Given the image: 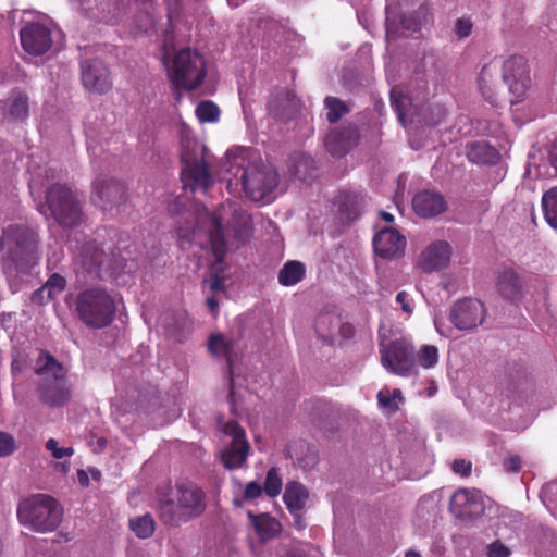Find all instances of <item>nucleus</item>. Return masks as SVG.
I'll use <instances>...</instances> for the list:
<instances>
[{
	"mask_svg": "<svg viewBox=\"0 0 557 557\" xmlns=\"http://www.w3.org/2000/svg\"><path fill=\"white\" fill-rule=\"evenodd\" d=\"M224 166L231 177L228 186L240 184L245 195L252 201L267 199L278 185V174L250 148L236 147L226 152Z\"/></svg>",
	"mask_w": 557,
	"mask_h": 557,
	"instance_id": "nucleus-1",
	"label": "nucleus"
},
{
	"mask_svg": "<svg viewBox=\"0 0 557 557\" xmlns=\"http://www.w3.org/2000/svg\"><path fill=\"white\" fill-rule=\"evenodd\" d=\"M227 220L228 227L232 228L233 236L236 240H243L249 233L251 227V218L247 211L239 208L235 202L227 201L211 215H208L210 223L209 239L212 246L214 261L211 263V278L205 283L209 285L212 293L216 294L225 289V262L224 257L227 251V244L223 231V221Z\"/></svg>",
	"mask_w": 557,
	"mask_h": 557,
	"instance_id": "nucleus-2",
	"label": "nucleus"
},
{
	"mask_svg": "<svg viewBox=\"0 0 557 557\" xmlns=\"http://www.w3.org/2000/svg\"><path fill=\"white\" fill-rule=\"evenodd\" d=\"M36 393L39 400L49 407H62L71 398L72 386L67 370L52 355L41 351L36 359Z\"/></svg>",
	"mask_w": 557,
	"mask_h": 557,
	"instance_id": "nucleus-3",
	"label": "nucleus"
},
{
	"mask_svg": "<svg viewBox=\"0 0 557 557\" xmlns=\"http://www.w3.org/2000/svg\"><path fill=\"white\" fill-rule=\"evenodd\" d=\"M75 269L90 277L117 278L121 273L132 271L125 258L111 251V245L99 248L96 243H87L74 258Z\"/></svg>",
	"mask_w": 557,
	"mask_h": 557,
	"instance_id": "nucleus-4",
	"label": "nucleus"
},
{
	"mask_svg": "<svg viewBox=\"0 0 557 557\" xmlns=\"http://www.w3.org/2000/svg\"><path fill=\"white\" fill-rule=\"evenodd\" d=\"M37 208L46 219L52 218L62 227H74L83 221L82 199L66 185H52L46 201Z\"/></svg>",
	"mask_w": 557,
	"mask_h": 557,
	"instance_id": "nucleus-5",
	"label": "nucleus"
},
{
	"mask_svg": "<svg viewBox=\"0 0 557 557\" xmlns=\"http://www.w3.org/2000/svg\"><path fill=\"white\" fill-rule=\"evenodd\" d=\"M63 510L49 495L37 494L22 500L17 507L21 524L35 532H51L62 520Z\"/></svg>",
	"mask_w": 557,
	"mask_h": 557,
	"instance_id": "nucleus-6",
	"label": "nucleus"
},
{
	"mask_svg": "<svg viewBox=\"0 0 557 557\" xmlns=\"http://www.w3.org/2000/svg\"><path fill=\"white\" fill-rule=\"evenodd\" d=\"M76 311L86 325L101 329L112 322L116 311L115 300L101 286L88 287L77 295Z\"/></svg>",
	"mask_w": 557,
	"mask_h": 557,
	"instance_id": "nucleus-7",
	"label": "nucleus"
},
{
	"mask_svg": "<svg viewBox=\"0 0 557 557\" xmlns=\"http://www.w3.org/2000/svg\"><path fill=\"white\" fill-rule=\"evenodd\" d=\"M159 509L165 523L186 522L203 511V492L190 483L178 484L173 497L162 502Z\"/></svg>",
	"mask_w": 557,
	"mask_h": 557,
	"instance_id": "nucleus-8",
	"label": "nucleus"
},
{
	"mask_svg": "<svg viewBox=\"0 0 557 557\" xmlns=\"http://www.w3.org/2000/svg\"><path fill=\"white\" fill-rule=\"evenodd\" d=\"M181 160L184 164L181 176L185 187L208 188L212 183V177L207 164V149L195 138L186 135L182 139Z\"/></svg>",
	"mask_w": 557,
	"mask_h": 557,
	"instance_id": "nucleus-9",
	"label": "nucleus"
},
{
	"mask_svg": "<svg viewBox=\"0 0 557 557\" xmlns=\"http://www.w3.org/2000/svg\"><path fill=\"white\" fill-rule=\"evenodd\" d=\"M206 73L203 57L190 48L178 50L168 65V75L175 88L196 89L203 82Z\"/></svg>",
	"mask_w": 557,
	"mask_h": 557,
	"instance_id": "nucleus-10",
	"label": "nucleus"
},
{
	"mask_svg": "<svg viewBox=\"0 0 557 557\" xmlns=\"http://www.w3.org/2000/svg\"><path fill=\"white\" fill-rule=\"evenodd\" d=\"M37 235L34 231L17 225H10L0 239V258L18 263L26 256L35 252Z\"/></svg>",
	"mask_w": 557,
	"mask_h": 557,
	"instance_id": "nucleus-11",
	"label": "nucleus"
},
{
	"mask_svg": "<svg viewBox=\"0 0 557 557\" xmlns=\"http://www.w3.org/2000/svg\"><path fill=\"white\" fill-rule=\"evenodd\" d=\"M381 360L386 370L400 376H410L417 371L413 347L405 338L395 339L388 346H382Z\"/></svg>",
	"mask_w": 557,
	"mask_h": 557,
	"instance_id": "nucleus-12",
	"label": "nucleus"
},
{
	"mask_svg": "<svg viewBox=\"0 0 557 557\" xmlns=\"http://www.w3.org/2000/svg\"><path fill=\"white\" fill-rule=\"evenodd\" d=\"M221 430L228 438L225 440L226 447L221 453L224 467L227 469L240 468L245 463L249 451L245 431L236 421L226 422Z\"/></svg>",
	"mask_w": 557,
	"mask_h": 557,
	"instance_id": "nucleus-13",
	"label": "nucleus"
},
{
	"mask_svg": "<svg viewBox=\"0 0 557 557\" xmlns=\"http://www.w3.org/2000/svg\"><path fill=\"white\" fill-rule=\"evenodd\" d=\"M503 81L515 99L511 102H519L527 94L531 79L527 61L523 57L513 55L503 64Z\"/></svg>",
	"mask_w": 557,
	"mask_h": 557,
	"instance_id": "nucleus-14",
	"label": "nucleus"
},
{
	"mask_svg": "<svg viewBox=\"0 0 557 557\" xmlns=\"http://www.w3.org/2000/svg\"><path fill=\"white\" fill-rule=\"evenodd\" d=\"M449 319L458 330H472L483 323L485 307L476 299H462L454 304Z\"/></svg>",
	"mask_w": 557,
	"mask_h": 557,
	"instance_id": "nucleus-15",
	"label": "nucleus"
},
{
	"mask_svg": "<svg viewBox=\"0 0 557 557\" xmlns=\"http://www.w3.org/2000/svg\"><path fill=\"white\" fill-rule=\"evenodd\" d=\"M485 509V498L475 488H461L455 492L450 498V510L460 519H474L481 516Z\"/></svg>",
	"mask_w": 557,
	"mask_h": 557,
	"instance_id": "nucleus-16",
	"label": "nucleus"
},
{
	"mask_svg": "<svg viewBox=\"0 0 557 557\" xmlns=\"http://www.w3.org/2000/svg\"><path fill=\"white\" fill-rule=\"evenodd\" d=\"M81 79L86 89L104 94L112 87L108 66L99 59L82 62Z\"/></svg>",
	"mask_w": 557,
	"mask_h": 557,
	"instance_id": "nucleus-17",
	"label": "nucleus"
},
{
	"mask_svg": "<svg viewBox=\"0 0 557 557\" xmlns=\"http://www.w3.org/2000/svg\"><path fill=\"white\" fill-rule=\"evenodd\" d=\"M20 39L23 49L34 55L46 53L52 45L50 28L41 23H32L20 32Z\"/></svg>",
	"mask_w": 557,
	"mask_h": 557,
	"instance_id": "nucleus-18",
	"label": "nucleus"
},
{
	"mask_svg": "<svg viewBox=\"0 0 557 557\" xmlns=\"http://www.w3.org/2000/svg\"><path fill=\"white\" fill-rule=\"evenodd\" d=\"M450 256V245L445 240H436L421 252L417 267L423 272L431 273L446 267Z\"/></svg>",
	"mask_w": 557,
	"mask_h": 557,
	"instance_id": "nucleus-19",
	"label": "nucleus"
},
{
	"mask_svg": "<svg viewBox=\"0 0 557 557\" xmlns=\"http://www.w3.org/2000/svg\"><path fill=\"white\" fill-rule=\"evenodd\" d=\"M405 247V237L392 227L383 228L373 238L375 253L384 259L401 256Z\"/></svg>",
	"mask_w": 557,
	"mask_h": 557,
	"instance_id": "nucleus-20",
	"label": "nucleus"
},
{
	"mask_svg": "<svg viewBox=\"0 0 557 557\" xmlns=\"http://www.w3.org/2000/svg\"><path fill=\"white\" fill-rule=\"evenodd\" d=\"M412 206L414 212L422 218H433L444 212L447 208L444 197L431 190L418 193L412 200Z\"/></svg>",
	"mask_w": 557,
	"mask_h": 557,
	"instance_id": "nucleus-21",
	"label": "nucleus"
},
{
	"mask_svg": "<svg viewBox=\"0 0 557 557\" xmlns=\"http://www.w3.org/2000/svg\"><path fill=\"white\" fill-rule=\"evenodd\" d=\"M358 134L356 128L334 129L324 140L327 151L334 156H342L357 145Z\"/></svg>",
	"mask_w": 557,
	"mask_h": 557,
	"instance_id": "nucleus-22",
	"label": "nucleus"
},
{
	"mask_svg": "<svg viewBox=\"0 0 557 557\" xmlns=\"http://www.w3.org/2000/svg\"><path fill=\"white\" fill-rule=\"evenodd\" d=\"M208 350L215 357L224 358L228 364L230 374L233 375V364L237 361L239 352L237 342L214 334L208 341Z\"/></svg>",
	"mask_w": 557,
	"mask_h": 557,
	"instance_id": "nucleus-23",
	"label": "nucleus"
},
{
	"mask_svg": "<svg viewBox=\"0 0 557 557\" xmlns=\"http://www.w3.org/2000/svg\"><path fill=\"white\" fill-rule=\"evenodd\" d=\"M122 195V186L119 182L108 178L98 177L92 185V199L96 205L106 209V206Z\"/></svg>",
	"mask_w": 557,
	"mask_h": 557,
	"instance_id": "nucleus-24",
	"label": "nucleus"
},
{
	"mask_svg": "<svg viewBox=\"0 0 557 557\" xmlns=\"http://www.w3.org/2000/svg\"><path fill=\"white\" fill-rule=\"evenodd\" d=\"M466 153L469 161L476 164H494L498 160L497 150L485 140L467 144Z\"/></svg>",
	"mask_w": 557,
	"mask_h": 557,
	"instance_id": "nucleus-25",
	"label": "nucleus"
},
{
	"mask_svg": "<svg viewBox=\"0 0 557 557\" xmlns=\"http://www.w3.org/2000/svg\"><path fill=\"white\" fill-rule=\"evenodd\" d=\"M82 12L90 18L104 23H114L121 15L119 0H106L97 2L96 12L92 8H82Z\"/></svg>",
	"mask_w": 557,
	"mask_h": 557,
	"instance_id": "nucleus-26",
	"label": "nucleus"
},
{
	"mask_svg": "<svg viewBox=\"0 0 557 557\" xmlns=\"http://www.w3.org/2000/svg\"><path fill=\"white\" fill-rule=\"evenodd\" d=\"M1 113L4 117L23 121L28 116V100L22 92H15L1 104Z\"/></svg>",
	"mask_w": 557,
	"mask_h": 557,
	"instance_id": "nucleus-27",
	"label": "nucleus"
},
{
	"mask_svg": "<svg viewBox=\"0 0 557 557\" xmlns=\"http://www.w3.org/2000/svg\"><path fill=\"white\" fill-rule=\"evenodd\" d=\"M309 494L307 488L298 482H288L285 487L283 499L290 513L300 512L307 500Z\"/></svg>",
	"mask_w": 557,
	"mask_h": 557,
	"instance_id": "nucleus-28",
	"label": "nucleus"
},
{
	"mask_svg": "<svg viewBox=\"0 0 557 557\" xmlns=\"http://www.w3.org/2000/svg\"><path fill=\"white\" fill-rule=\"evenodd\" d=\"M499 69V62L494 60L488 64L484 65L479 76V87L483 97L494 102V87L497 81V74Z\"/></svg>",
	"mask_w": 557,
	"mask_h": 557,
	"instance_id": "nucleus-29",
	"label": "nucleus"
},
{
	"mask_svg": "<svg viewBox=\"0 0 557 557\" xmlns=\"http://www.w3.org/2000/svg\"><path fill=\"white\" fill-rule=\"evenodd\" d=\"M499 293L508 299H515L521 290V281L512 269H505L498 276Z\"/></svg>",
	"mask_w": 557,
	"mask_h": 557,
	"instance_id": "nucleus-30",
	"label": "nucleus"
},
{
	"mask_svg": "<svg viewBox=\"0 0 557 557\" xmlns=\"http://www.w3.org/2000/svg\"><path fill=\"white\" fill-rule=\"evenodd\" d=\"M248 517L262 541L272 539L280 531V523L268 513L256 516L249 512Z\"/></svg>",
	"mask_w": 557,
	"mask_h": 557,
	"instance_id": "nucleus-31",
	"label": "nucleus"
},
{
	"mask_svg": "<svg viewBox=\"0 0 557 557\" xmlns=\"http://www.w3.org/2000/svg\"><path fill=\"white\" fill-rule=\"evenodd\" d=\"M211 214L212 213H208V212L201 214L198 219L197 227L193 228L190 234L187 228L180 227L177 230V236L181 242V246H184L185 242L190 243V244L198 243V245H201V242L199 239H200L202 232H203L205 236L207 237L209 245H211L210 239H209V233H208V231L210 228V223L207 218L208 215H211ZM210 247L212 248V246H210Z\"/></svg>",
	"mask_w": 557,
	"mask_h": 557,
	"instance_id": "nucleus-32",
	"label": "nucleus"
},
{
	"mask_svg": "<svg viewBox=\"0 0 557 557\" xmlns=\"http://www.w3.org/2000/svg\"><path fill=\"white\" fill-rule=\"evenodd\" d=\"M306 274V267L300 261H288L278 273V282L283 286H294L299 283Z\"/></svg>",
	"mask_w": 557,
	"mask_h": 557,
	"instance_id": "nucleus-33",
	"label": "nucleus"
},
{
	"mask_svg": "<svg viewBox=\"0 0 557 557\" xmlns=\"http://www.w3.org/2000/svg\"><path fill=\"white\" fill-rule=\"evenodd\" d=\"M339 317L334 313H321L315 320V330L324 341L332 342L335 338L337 327H339Z\"/></svg>",
	"mask_w": 557,
	"mask_h": 557,
	"instance_id": "nucleus-34",
	"label": "nucleus"
},
{
	"mask_svg": "<svg viewBox=\"0 0 557 557\" xmlns=\"http://www.w3.org/2000/svg\"><path fill=\"white\" fill-rule=\"evenodd\" d=\"M66 286V280L60 274H52L47 283L36 292L35 297L45 298V295L48 299L53 300L58 295H60Z\"/></svg>",
	"mask_w": 557,
	"mask_h": 557,
	"instance_id": "nucleus-35",
	"label": "nucleus"
},
{
	"mask_svg": "<svg viewBox=\"0 0 557 557\" xmlns=\"http://www.w3.org/2000/svg\"><path fill=\"white\" fill-rule=\"evenodd\" d=\"M542 207L546 222L557 230V187L550 188L542 197Z\"/></svg>",
	"mask_w": 557,
	"mask_h": 557,
	"instance_id": "nucleus-36",
	"label": "nucleus"
},
{
	"mask_svg": "<svg viewBox=\"0 0 557 557\" xmlns=\"http://www.w3.org/2000/svg\"><path fill=\"white\" fill-rule=\"evenodd\" d=\"M391 102L397 113L399 122L405 126L411 111V99L394 88L391 91Z\"/></svg>",
	"mask_w": 557,
	"mask_h": 557,
	"instance_id": "nucleus-37",
	"label": "nucleus"
},
{
	"mask_svg": "<svg viewBox=\"0 0 557 557\" xmlns=\"http://www.w3.org/2000/svg\"><path fill=\"white\" fill-rule=\"evenodd\" d=\"M132 531L140 539H148L154 532V521L149 515H145L129 521Z\"/></svg>",
	"mask_w": 557,
	"mask_h": 557,
	"instance_id": "nucleus-38",
	"label": "nucleus"
},
{
	"mask_svg": "<svg viewBox=\"0 0 557 557\" xmlns=\"http://www.w3.org/2000/svg\"><path fill=\"white\" fill-rule=\"evenodd\" d=\"M196 115L202 123H214L219 120L220 109L214 102L203 100L197 106Z\"/></svg>",
	"mask_w": 557,
	"mask_h": 557,
	"instance_id": "nucleus-39",
	"label": "nucleus"
},
{
	"mask_svg": "<svg viewBox=\"0 0 557 557\" xmlns=\"http://www.w3.org/2000/svg\"><path fill=\"white\" fill-rule=\"evenodd\" d=\"M324 106L326 109V119L331 123L337 122L343 115L348 113L347 106L335 97H326Z\"/></svg>",
	"mask_w": 557,
	"mask_h": 557,
	"instance_id": "nucleus-40",
	"label": "nucleus"
},
{
	"mask_svg": "<svg viewBox=\"0 0 557 557\" xmlns=\"http://www.w3.org/2000/svg\"><path fill=\"white\" fill-rule=\"evenodd\" d=\"M438 362V350L434 345H423L417 356L416 363L425 369L433 368Z\"/></svg>",
	"mask_w": 557,
	"mask_h": 557,
	"instance_id": "nucleus-41",
	"label": "nucleus"
},
{
	"mask_svg": "<svg viewBox=\"0 0 557 557\" xmlns=\"http://www.w3.org/2000/svg\"><path fill=\"white\" fill-rule=\"evenodd\" d=\"M282 491V479L280 478L277 470L275 468H271L265 478L264 482V492L270 497L277 496Z\"/></svg>",
	"mask_w": 557,
	"mask_h": 557,
	"instance_id": "nucleus-42",
	"label": "nucleus"
},
{
	"mask_svg": "<svg viewBox=\"0 0 557 557\" xmlns=\"http://www.w3.org/2000/svg\"><path fill=\"white\" fill-rule=\"evenodd\" d=\"M153 0H136V2L141 5L149 7L151 5ZM156 24L154 16L151 12L146 8V12L139 16L138 32L147 33L150 28H152Z\"/></svg>",
	"mask_w": 557,
	"mask_h": 557,
	"instance_id": "nucleus-43",
	"label": "nucleus"
},
{
	"mask_svg": "<svg viewBox=\"0 0 557 557\" xmlns=\"http://www.w3.org/2000/svg\"><path fill=\"white\" fill-rule=\"evenodd\" d=\"M46 449L49 450L55 459L71 457L74 454L73 447H60L58 441L54 438H49L46 442Z\"/></svg>",
	"mask_w": 557,
	"mask_h": 557,
	"instance_id": "nucleus-44",
	"label": "nucleus"
},
{
	"mask_svg": "<svg viewBox=\"0 0 557 557\" xmlns=\"http://www.w3.org/2000/svg\"><path fill=\"white\" fill-rule=\"evenodd\" d=\"M377 401L380 407L388 412H395L398 409V400L392 398L388 388H383L377 393Z\"/></svg>",
	"mask_w": 557,
	"mask_h": 557,
	"instance_id": "nucleus-45",
	"label": "nucleus"
},
{
	"mask_svg": "<svg viewBox=\"0 0 557 557\" xmlns=\"http://www.w3.org/2000/svg\"><path fill=\"white\" fill-rule=\"evenodd\" d=\"M430 113L424 117L428 125H437L446 117L447 111L442 104H434L429 108Z\"/></svg>",
	"mask_w": 557,
	"mask_h": 557,
	"instance_id": "nucleus-46",
	"label": "nucleus"
},
{
	"mask_svg": "<svg viewBox=\"0 0 557 557\" xmlns=\"http://www.w3.org/2000/svg\"><path fill=\"white\" fill-rule=\"evenodd\" d=\"M16 450L14 437L5 432H0V457H5Z\"/></svg>",
	"mask_w": 557,
	"mask_h": 557,
	"instance_id": "nucleus-47",
	"label": "nucleus"
},
{
	"mask_svg": "<svg viewBox=\"0 0 557 557\" xmlns=\"http://www.w3.org/2000/svg\"><path fill=\"white\" fill-rule=\"evenodd\" d=\"M472 27L473 24L469 18H458L455 24V34L459 39H465L471 35Z\"/></svg>",
	"mask_w": 557,
	"mask_h": 557,
	"instance_id": "nucleus-48",
	"label": "nucleus"
},
{
	"mask_svg": "<svg viewBox=\"0 0 557 557\" xmlns=\"http://www.w3.org/2000/svg\"><path fill=\"white\" fill-rule=\"evenodd\" d=\"M488 557H509L510 550L500 542H494L488 546Z\"/></svg>",
	"mask_w": 557,
	"mask_h": 557,
	"instance_id": "nucleus-49",
	"label": "nucleus"
},
{
	"mask_svg": "<svg viewBox=\"0 0 557 557\" xmlns=\"http://www.w3.org/2000/svg\"><path fill=\"white\" fill-rule=\"evenodd\" d=\"M451 469L456 474L468 476L471 472L472 465L470 461L465 459H457L453 462Z\"/></svg>",
	"mask_w": 557,
	"mask_h": 557,
	"instance_id": "nucleus-50",
	"label": "nucleus"
},
{
	"mask_svg": "<svg viewBox=\"0 0 557 557\" xmlns=\"http://www.w3.org/2000/svg\"><path fill=\"white\" fill-rule=\"evenodd\" d=\"M262 494V487L259 483L251 481L249 482L244 491V498L246 500H252Z\"/></svg>",
	"mask_w": 557,
	"mask_h": 557,
	"instance_id": "nucleus-51",
	"label": "nucleus"
},
{
	"mask_svg": "<svg viewBox=\"0 0 557 557\" xmlns=\"http://www.w3.org/2000/svg\"><path fill=\"white\" fill-rule=\"evenodd\" d=\"M396 301L400 305L401 310L410 315L413 311L412 300L406 292H399L396 296Z\"/></svg>",
	"mask_w": 557,
	"mask_h": 557,
	"instance_id": "nucleus-52",
	"label": "nucleus"
},
{
	"mask_svg": "<svg viewBox=\"0 0 557 557\" xmlns=\"http://www.w3.org/2000/svg\"><path fill=\"white\" fill-rule=\"evenodd\" d=\"M401 26L404 29L406 30H410V32H417L420 27V21L418 18H416L413 15H405L403 18H401Z\"/></svg>",
	"mask_w": 557,
	"mask_h": 557,
	"instance_id": "nucleus-53",
	"label": "nucleus"
},
{
	"mask_svg": "<svg viewBox=\"0 0 557 557\" xmlns=\"http://www.w3.org/2000/svg\"><path fill=\"white\" fill-rule=\"evenodd\" d=\"M504 467L508 472H517L521 468V459L517 455L509 456L504 460Z\"/></svg>",
	"mask_w": 557,
	"mask_h": 557,
	"instance_id": "nucleus-54",
	"label": "nucleus"
},
{
	"mask_svg": "<svg viewBox=\"0 0 557 557\" xmlns=\"http://www.w3.org/2000/svg\"><path fill=\"white\" fill-rule=\"evenodd\" d=\"M548 160L554 169V174L557 175V139L553 143L549 149Z\"/></svg>",
	"mask_w": 557,
	"mask_h": 557,
	"instance_id": "nucleus-55",
	"label": "nucleus"
},
{
	"mask_svg": "<svg viewBox=\"0 0 557 557\" xmlns=\"http://www.w3.org/2000/svg\"><path fill=\"white\" fill-rule=\"evenodd\" d=\"M339 334L343 338H348L352 334V326L350 324H344L339 322V327L336 330V334Z\"/></svg>",
	"mask_w": 557,
	"mask_h": 557,
	"instance_id": "nucleus-56",
	"label": "nucleus"
},
{
	"mask_svg": "<svg viewBox=\"0 0 557 557\" xmlns=\"http://www.w3.org/2000/svg\"><path fill=\"white\" fill-rule=\"evenodd\" d=\"M396 37V30L394 29V26L391 21L389 11L387 10V17H386V39L387 41H391Z\"/></svg>",
	"mask_w": 557,
	"mask_h": 557,
	"instance_id": "nucleus-57",
	"label": "nucleus"
},
{
	"mask_svg": "<svg viewBox=\"0 0 557 557\" xmlns=\"http://www.w3.org/2000/svg\"><path fill=\"white\" fill-rule=\"evenodd\" d=\"M207 306L210 309V311L215 314L219 309V302L214 297H208L206 299Z\"/></svg>",
	"mask_w": 557,
	"mask_h": 557,
	"instance_id": "nucleus-58",
	"label": "nucleus"
},
{
	"mask_svg": "<svg viewBox=\"0 0 557 557\" xmlns=\"http://www.w3.org/2000/svg\"><path fill=\"white\" fill-rule=\"evenodd\" d=\"M77 479L82 485H87L89 482L88 475L84 470L77 471Z\"/></svg>",
	"mask_w": 557,
	"mask_h": 557,
	"instance_id": "nucleus-59",
	"label": "nucleus"
},
{
	"mask_svg": "<svg viewBox=\"0 0 557 557\" xmlns=\"http://www.w3.org/2000/svg\"><path fill=\"white\" fill-rule=\"evenodd\" d=\"M230 401L232 404V407L235 406L236 404V393H235V383H234V379H232V383H231V389H230Z\"/></svg>",
	"mask_w": 557,
	"mask_h": 557,
	"instance_id": "nucleus-60",
	"label": "nucleus"
},
{
	"mask_svg": "<svg viewBox=\"0 0 557 557\" xmlns=\"http://www.w3.org/2000/svg\"><path fill=\"white\" fill-rule=\"evenodd\" d=\"M11 319H12V314L11 313H2V314H0V323L4 327H8V323L11 321Z\"/></svg>",
	"mask_w": 557,
	"mask_h": 557,
	"instance_id": "nucleus-61",
	"label": "nucleus"
},
{
	"mask_svg": "<svg viewBox=\"0 0 557 557\" xmlns=\"http://www.w3.org/2000/svg\"><path fill=\"white\" fill-rule=\"evenodd\" d=\"M391 396L393 399L398 400V405L403 401V396L400 389L391 391Z\"/></svg>",
	"mask_w": 557,
	"mask_h": 557,
	"instance_id": "nucleus-62",
	"label": "nucleus"
},
{
	"mask_svg": "<svg viewBox=\"0 0 557 557\" xmlns=\"http://www.w3.org/2000/svg\"><path fill=\"white\" fill-rule=\"evenodd\" d=\"M380 215H381V218H382L385 222H387V223H391V222H393V221H394V216H393V214H391V213H388V212L381 211V212H380Z\"/></svg>",
	"mask_w": 557,
	"mask_h": 557,
	"instance_id": "nucleus-63",
	"label": "nucleus"
},
{
	"mask_svg": "<svg viewBox=\"0 0 557 557\" xmlns=\"http://www.w3.org/2000/svg\"><path fill=\"white\" fill-rule=\"evenodd\" d=\"M405 557H421V555L420 553L410 549L406 553Z\"/></svg>",
	"mask_w": 557,
	"mask_h": 557,
	"instance_id": "nucleus-64",
	"label": "nucleus"
}]
</instances>
